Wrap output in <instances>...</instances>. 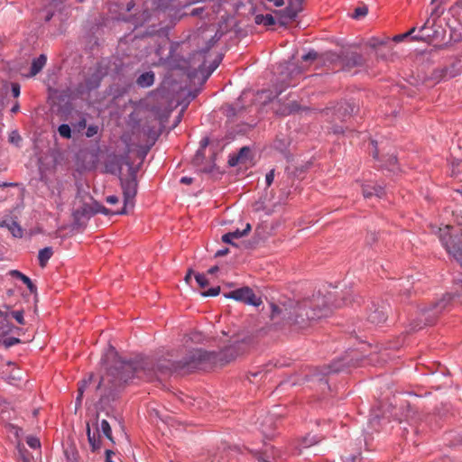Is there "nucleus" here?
Segmentation results:
<instances>
[{
  "instance_id": "60",
  "label": "nucleus",
  "mask_w": 462,
  "mask_h": 462,
  "mask_svg": "<svg viewBox=\"0 0 462 462\" xmlns=\"http://www.w3.org/2000/svg\"><path fill=\"white\" fill-rule=\"evenodd\" d=\"M208 145V140L205 139L202 141V147H206Z\"/></svg>"
},
{
  "instance_id": "48",
  "label": "nucleus",
  "mask_w": 462,
  "mask_h": 462,
  "mask_svg": "<svg viewBox=\"0 0 462 462\" xmlns=\"http://www.w3.org/2000/svg\"><path fill=\"white\" fill-rule=\"evenodd\" d=\"M406 37H407V34H405V33L399 34V35L394 36L393 41L399 42Z\"/></svg>"
},
{
  "instance_id": "26",
  "label": "nucleus",
  "mask_w": 462,
  "mask_h": 462,
  "mask_svg": "<svg viewBox=\"0 0 462 462\" xmlns=\"http://www.w3.org/2000/svg\"><path fill=\"white\" fill-rule=\"evenodd\" d=\"M234 238H232L231 235L228 233L225 234L222 236V241L226 244H229L231 245L232 246H235V247H239V246H245V247H247V245L245 243H241L238 244V243H236L234 242Z\"/></svg>"
},
{
  "instance_id": "29",
  "label": "nucleus",
  "mask_w": 462,
  "mask_h": 462,
  "mask_svg": "<svg viewBox=\"0 0 462 462\" xmlns=\"http://www.w3.org/2000/svg\"><path fill=\"white\" fill-rule=\"evenodd\" d=\"M195 279L199 285L200 288H205L208 285V280L207 279L206 275L203 273H197L195 274Z\"/></svg>"
},
{
  "instance_id": "15",
  "label": "nucleus",
  "mask_w": 462,
  "mask_h": 462,
  "mask_svg": "<svg viewBox=\"0 0 462 462\" xmlns=\"http://www.w3.org/2000/svg\"><path fill=\"white\" fill-rule=\"evenodd\" d=\"M457 75V72H454L453 68L451 69L445 68V69L434 70L432 77L434 79L442 80V79H452V78L456 77Z\"/></svg>"
},
{
  "instance_id": "61",
  "label": "nucleus",
  "mask_w": 462,
  "mask_h": 462,
  "mask_svg": "<svg viewBox=\"0 0 462 462\" xmlns=\"http://www.w3.org/2000/svg\"><path fill=\"white\" fill-rule=\"evenodd\" d=\"M373 156H374V159H376V158H377V156H378V152H377V151H374V152H373Z\"/></svg>"
},
{
  "instance_id": "13",
  "label": "nucleus",
  "mask_w": 462,
  "mask_h": 462,
  "mask_svg": "<svg viewBox=\"0 0 462 462\" xmlns=\"http://www.w3.org/2000/svg\"><path fill=\"white\" fill-rule=\"evenodd\" d=\"M153 82L154 73L152 71L141 74L136 79L137 85L142 88H149L153 84Z\"/></svg>"
},
{
  "instance_id": "32",
  "label": "nucleus",
  "mask_w": 462,
  "mask_h": 462,
  "mask_svg": "<svg viewBox=\"0 0 462 462\" xmlns=\"http://www.w3.org/2000/svg\"><path fill=\"white\" fill-rule=\"evenodd\" d=\"M97 132H98V126L92 125L87 128L86 135H87V137H93L94 135H96L97 134Z\"/></svg>"
},
{
  "instance_id": "19",
  "label": "nucleus",
  "mask_w": 462,
  "mask_h": 462,
  "mask_svg": "<svg viewBox=\"0 0 462 462\" xmlns=\"http://www.w3.org/2000/svg\"><path fill=\"white\" fill-rule=\"evenodd\" d=\"M93 378H94V375L91 374L88 375V378H85L79 382V389H78L77 402L79 403L81 402L84 391L92 383Z\"/></svg>"
},
{
  "instance_id": "44",
  "label": "nucleus",
  "mask_w": 462,
  "mask_h": 462,
  "mask_svg": "<svg viewBox=\"0 0 462 462\" xmlns=\"http://www.w3.org/2000/svg\"><path fill=\"white\" fill-rule=\"evenodd\" d=\"M263 15L264 14H257L254 18V21L257 24H263Z\"/></svg>"
},
{
  "instance_id": "40",
  "label": "nucleus",
  "mask_w": 462,
  "mask_h": 462,
  "mask_svg": "<svg viewBox=\"0 0 462 462\" xmlns=\"http://www.w3.org/2000/svg\"><path fill=\"white\" fill-rule=\"evenodd\" d=\"M106 200L107 203L114 205V204H116L119 199H118V197L113 195V196H108Z\"/></svg>"
},
{
  "instance_id": "18",
  "label": "nucleus",
  "mask_w": 462,
  "mask_h": 462,
  "mask_svg": "<svg viewBox=\"0 0 462 462\" xmlns=\"http://www.w3.org/2000/svg\"><path fill=\"white\" fill-rule=\"evenodd\" d=\"M12 274L13 276H14L15 278L21 280L25 285L26 287L28 288V290L32 292V293H35L36 291H37V288L36 286L32 283V282L31 281V279L26 276L25 274L22 273L21 272L19 271H13L12 272Z\"/></svg>"
},
{
  "instance_id": "12",
  "label": "nucleus",
  "mask_w": 462,
  "mask_h": 462,
  "mask_svg": "<svg viewBox=\"0 0 462 462\" xmlns=\"http://www.w3.org/2000/svg\"><path fill=\"white\" fill-rule=\"evenodd\" d=\"M0 226L7 227L11 231L13 236L15 237L23 236V229L21 228V226L18 225L17 222L14 221L12 219H6V220L2 221Z\"/></svg>"
},
{
  "instance_id": "30",
  "label": "nucleus",
  "mask_w": 462,
  "mask_h": 462,
  "mask_svg": "<svg viewBox=\"0 0 462 462\" xmlns=\"http://www.w3.org/2000/svg\"><path fill=\"white\" fill-rule=\"evenodd\" d=\"M220 292V287L219 286H217V287H213V288H210L209 290L206 291H203L201 293V295L203 297H214V296H217Z\"/></svg>"
},
{
  "instance_id": "45",
  "label": "nucleus",
  "mask_w": 462,
  "mask_h": 462,
  "mask_svg": "<svg viewBox=\"0 0 462 462\" xmlns=\"http://www.w3.org/2000/svg\"><path fill=\"white\" fill-rule=\"evenodd\" d=\"M340 369L339 367H331V366H328V367H326V374H330V373H337L338 372Z\"/></svg>"
},
{
  "instance_id": "35",
  "label": "nucleus",
  "mask_w": 462,
  "mask_h": 462,
  "mask_svg": "<svg viewBox=\"0 0 462 462\" xmlns=\"http://www.w3.org/2000/svg\"><path fill=\"white\" fill-rule=\"evenodd\" d=\"M274 180V170H271L265 176L266 185L269 187L272 185Z\"/></svg>"
},
{
  "instance_id": "47",
  "label": "nucleus",
  "mask_w": 462,
  "mask_h": 462,
  "mask_svg": "<svg viewBox=\"0 0 462 462\" xmlns=\"http://www.w3.org/2000/svg\"><path fill=\"white\" fill-rule=\"evenodd\" d=\"M87 126V121L86 119L82 118L79 123H78V127H79V130L80 129H83Z\"/></svg>"
},
{
  "instance_id": "42",
  "label": "nucleus",
  "mask_w": 462,
  "mask_h": 462,
  "mask_svg": "<svg viewBox=\"0 0 462 462\" xmlns=\"http://www.w3.org/2000/svg\"><path fill=\"white\" fill-rule=\"evenodd\" d=\"M97 212H101L104 213L105 215H108L110 213V210L105 208L104 206L98 205Z\"/></svg>"
},
{
  "instance_id": "4",
  "label": "nucleus",
  "mask_w": 462,
  "mask_h": 462,
  "mask_svg": "<svg viewBox=\"0 0 462 462\" xmlns=\"http://www.w3.org/2000/svg\"><path fill=\"white\" fill-rule=\"evenodd\" d=\"M121 186L123 189L125 206L122 210L116 211V214H125L127 207L132 208L134 206V199L137 192L135 174L131 172L127 178L121 179Z\"/></svg>"
},
{
  "instance_id": "36",
  "label": "nucleus",
  "mask_w": 462,
  "mask_h": 462,
  "mask_svg": "<svg viewBox=\"0 0 462 462\" xmlns=\"http://www.w3.org/2000/svg\"><path fill=\"white\" fill-rule=\"evenodd\" d=\"M12 94L14 97L20 95V85L18 83H12Z\"/></svg>"
},
{
  "instance_id": "27",
  "label": "nucleus",
  "mask_w": 462,
  "mask_h": 462,
  "mask_svg": "<svg viewBox=\"0 0 462 462\" xmlns=\"http://www.w3.org/2000/svg\"><path fill=\"white\" fill-rule=\"evenodd\" d=\"M368 8L365 5L356 7L354 11V14H352V17L355 19H359L361 17H364L367 14Z\"/></svg>"
},
{
  "instance_id": "58",
  "label": "nucleus",
  "mask_w": 462,
  "mask_h": 462,
  "mask_svg": "<svg viewBox=\"0 0 462 462\" xmlns=\"http://www.w3.org/2000/svg\"><path fill=\"white\" fill-rule=\"evenodd\" d=\"M257 459L260 461V462H269L268 460H266L262 455H260Z\"/></svg>"
},
{
  "instance_id": "28",
  "label": "nucleus",
  "mask_w": 462,
  "mask_h": 462,
  "mask_svg": "<svg viewBox=\"0 0 462 462\" xmlns=\"http://www.w3.org/2000/svg\"><path fill=\"white\" fill-rule=\"evenodd\" d=\"M319 442V439L315 436H307L302 439V448H310L312 445Z\"/></svg>"
},
{
  "instance_id": "39",
  "label": "nucleus",
  "mask_w": 462,
  "mask_h": 462,
  "mask_svg": "<svg viewBox=\"0 0 462 462\" xmlns=\"http://www.w3.org/2000/svg\"><path fill=\"white\" fill-rule=\"evenodd\" d=\"M228 253H229L228 248L220 249V250L217 251V253L215 254V256L221 257V256L226 255Z\"/></svg>"
},
{
  "instance_id": "14",
  "label": "nucleus",
  "mask_w": 462,
  "mask_h": 462,
  "mask_svg": "<svg viewBox=\"0 0 462 462\" xmlns=\"http://www.w3.org/2000/svg\"><path fill=\"white\" fill-rule=\"evenodd\" d=\"M345 63L349 67L362 66L364 64V58L357 52H351L346 56Z\"/></svg>"
},
{
  "instance_id": "62",
  "label": "nucleus",
  "mask_w": 462,
  "mask_h": 462,
  "mask_svg": "<svg viewBox=\"0 0 462 462\" xmlns=\"http://www.w3.org/2000/svg\"><path fill=\"white\" fill-rule=\"evenodd\" d=\"M414 40H423V36H414Z\"/></svg>"
},
{
  "instance_id": "25",
  "label": "nucleus",
  "mask_w": 462,
  "mask_h": 462,
  "mask_svg": "<svg viewBox=\"0 0 462 462\" xmlns=\"http://www.w3.org/2000/svg\"><path fill=\"white\" fill-rule=\"evenodd\" d=\"M58 132L63 138L69 139L71 137V129L67 124L60 125L58 128Z\"/></svg>"
},
{
  "instance_id": "41",
  "label": "nucleus",
  "mask_w": 462,
  "mask_h": 462,
  "mask_svg": "<svg viewBox=\"0 0 462 462\" xmlns=\"http://www.w3.org/2000/svg\"><path fill=\"white\" fill-rule=\"evenodd\" d=\"M309 167V165H300V167H296V171H299V173L296 174L297 177H300V174L303 173L306 169Z\"/></svg>"
},
{
  "instance_id": "10",
  "label": "nucleus",
  "mask_w": 462,
  "mask_h": 462,
  "mask_svg": "<svg viewBox=\"0 0 462 462\" xmlns=\"http://www.w3.org/2000/svg\"><path fill=\"white\" fill-rule=\"evenodd\" d=\"M362 192L365 198H371L373 196L382 197L384 194L383 188L377 185L365 184L362 187Z\"/></svg>"
},
{
  "instance_id": "51",
  "label": "nucleus",
  "mask_w": 462,
  "mask_h": 462,
  "mask_svg": "<svg viewBox=\"0 0 462 462\" xmlns=\"http://www.w3.org/2000/svg\"><path fill=\"white\" fill-rule=\"evenodd\" d=\"M396 161H397V158H396L395 156L391 155V156L389 157V163H390L391 165H392V164L393 165V164L396 162Z\"/></svg>"
},
{
  "instance_id": "7",
  "label": "nucleus",
  "mask_w": 462,
  "mask_h": 462,
  "mask_svg": "<svg viewBox=\"0 0 462 462\" xmlns=\"http://www.w3.org/2000/svg\"><path fill=\"white\" fill-rule=\"evenodd\" d=\"M450 300L451 296L448 294L443 296L439 301L431 305L430 309L422 310V315L426 316L424 325H431L437 316L446 309Z\"/></svg>"
},
{
  "instance_id": "23",
  "label": "nucleus",
  "mask_w": 462,
  "mask_h": 462,
  "mask_svg": "<svg viewBox=\"0 0 462 462\" xmlns=\"http://www.w3.org/2000/svg\"><path fill=\"white\" fill-rule=\"evenodd\" d=\"M250 231H251V225L249 223H247L245 225V227L243 230L236 229L233 232H229V234L231 235L232 238L239 239L241 237L246 236Z\"/></svg>"
},
{
  "instance_id": "56",
  "label": "nucleus",
  "mask_w": 462,
  "mask_h": 462,
  "mask_svg": "<svg viewBox=\"0 0 462 462\" xmlns=\"http://www.w3.org/2000/svg\"><path fill=\"white\" fill-rule=\"evenodd\" d=\"M53 16V14L52 13H48L46 17H45V21L48 22L50 21Z\"/></svg>"
},
{
  "instance_id": "11",
  "label": "nucleus",
  "mask_w": 462,
  "mask_h": 462,
  "mask_svg": "<svg viewBox=\"0 0 462 462\" xmlns=\"http://www.w3.org/2000/svg\"><path fill=\"white\" fill-rule=\"evenodd\" d=\"M46 61L47 57L44 54H41L37 59H34L32 62L30 76L38 74L45 66Z\"/></svg>"
},
{
  "instance_id": "59",
  "label": "nucleus",
  "mask_w": 462,
  "mask_h": 462,
  "mask_svg": "<svg viewBox=\"0 0 462 462\" xmlns=\"http://www.w3.org/2000/svg\"><path fill=\"white\" fill-rule=\"evenodd\" d=\"M20 140H21V138H20V136H19V135L17 136V140H16V137H14V136H12V137H11V142H12V143L18 142V141H20Z\"/></svg>"
},
{
  "instance_id": "20",
  "label": "nucleus",
  "mask_w": 462,
  "mask_h": 462,
  "mask_svg": "<svg viewBox=\"0 0 462 462\" xmlns=\"http://www.w3.org/2000/svg\"><path fill=\"white\" fill-rule=\"evenodd\" d=\"M87 436H88V440L91 446L92 450L96 451V450L99 449L100 448V439H99V438L96 437L95 433H93V434L91 433L90 426L88 423L87 424Z\"/></svg>"
},
{
  "instance_id": "9",
  "label": "nucleus",
  "mask_w": 462,
  "mask_h": 462,
  "mask_svg": "<svg viewBox=\"0 0 462 462\" xmlns=\"http://www.w3.org/2000/svg\"><path fill=\"white\" fill-rule=\"evenodd\" d=\"M251 151L248 147L245 146L240 149L237 154L230 156L228 163L230 166L238 164H246L250 159Z\"/></svg>"
},
{
  "instance_id": "54",
  "label": "nucleus",
  "mask_w": 462,
  "mask_h": 462,
  "mask_svg": "<svg viewBox=\"0 0 462 462\" xmlns=\"http://www.w3.org/2000/svg\"><path fill=\"white\" fill-rule=\"evenodd\" d=\"M190 279H191V272L189 271V272L186 274V276H185V281H186V282H188V283H189V281H190Z\"/></svg>"
},
{
  "instance_id": "24",
  "label": "nucleus",
  "mask_w": 462,
  "mask_h": 462,
  "mask_svg": "<svg viewBox=\"0 0 462 462\" xmlns=\"http://www.w3.org/2000/svg\"><path fill=\"white\" fill-rule=\"evenodd\" d=\"M14 318L20 325H24V318H23V311L17 310V311H10L5 312V319H8L9 317Z\"/></svg>"
},
{
  "instance_id": "64",
  "label": "nucleus",
  "mask_w": 462,
  "mask_h": 462,
  "mask_svg": "<svg viewBox=\"0 0 462 462\" xmlns=\"http://www.w3.org/2000/svg\"><path fill=\"white\" fill-rule=\"evenodd\" d=\"M422 328V326H421V325H417L414 328H418V329H420V328Z\"/></svg>"
},
{
  "instance_id": "57",
  "label": "nucleus",
  "mask_w": 462,
  "mask_h": 462,
  "mask_svg": "<svg viewBox=\"0 0 462 462\" xmlns=\"http://www.w3.org/2000/svg\"><path fill=\"white\" fill-rule=\"evenodd\" d=\"M416 31L415 27H412L409 32H405L407 34V37L411 35Z\"/></svg>"
},
{
  "instance_id": "22",
  "label": "nucleus",
  "mask_w": 462,
  "mask_h": 462,
  "mask_svg": "<svg viewBox=\"0 0 462 462\" xmlns=\"http://www.w3.org/2000/svg\"><path fill=\"white\" fill-rule=\"evenodd\" d=\"M100 430L103 432V434L112 442H114V439L112 436V430L110 424L106 420H102L100 422Z\"/></svg>"
},
{
  "instance_id": "17",
  "label": "nucleus",
  "mask_w": 462,
  "mask_h": 462,
  "mask_svg": "<svg viewBox=\"0 0 462 462\" xmlns=\"http://www.w3.org/2000/svg\"><path fill=\"white\" fill-rule=\"evenodd\" d=\"M53 254V250L51 247H44L43 249H41L38 254V260L39 264L41 267H45L48 261L51 259V257Z\"/></svg>"
},
{
  "instance_id": "34",
  "label": "nucleus",
  "mask_w": 462,
  "mask_h": 462,
  "mask_svg": "<svg viewBox=\"0 0 462 462\" xmlns=\"http://www.w3.org/2000/svg\"><path fill=\"white\" fill-rule=\"evenodd\" d=\"M27 444L32 448H37L41 446L40 440L33 437L28 438Z\"/></svg>"
},
{
  "instance_id": "38",
  "label": "nucleus",
  "mask_w": 462,
  "mask_h": 462,
  "mask_svg": "<svg viewBox=\"0 0 462 462\" xmlns=\"http://www.w3.org/2000/svg\"><path fill=\"white\" fill-rule=\"evenodd\" d=\"M316 58H317V53L314 51H310V52L305 54L302 57V60L307 61V60H315Z\"/></svg>"
},
{
  "instance_id": "3",
  "label": "nucleus",
  "mask_w": 462,
  "mask_h": 462,
  "mask_svg": "<svg viewBox=\"0 0 462 462\" xmlns=\"http://www.w3.org/2000/svg\"><path fill=\"white\" fill-rule=\"evenodd\" d=\"M439 239L447 252L462 264V217L457 218V230L450 226L440 228Z\"/></svg>"
},
{
  "instance_id": "63",
  "label": "nucleus",
  "mask_w": 462,
  "mask_h": 462,
  "mask_svg": "<svg viewBox=\"0 0 462 462\" xmlns=\"http://www.w3.org/2000/svg\"><path fill=\"white\" fill-rule=\"evenodd\" d=\"M199 70L201 71V73H204V64L199 66Z\"/></svg>"
},
{
  "instance_id": "55",
  "label": "nucleus",
  "mask_w": 462,
  "mask_h": 462,
  "mask_svg": "<svg viewBox=\"0 0 462 462\" xmlns=\"http://www.w3.org/2000/svg\"><path fill=\"white\" fill-rule=\"evenodd\" d=\"M430 23V20L428 19L426 23L420 27V32H423L426 27L428 26V23Z\"/></svg>"
},
{
  "instance_id": "49",
  "label": "nucleus",
  "mask_w": 462,
  "mask_h": 462,
  "mask_svg": "<svg viewBox=\"0 0 462 462\" xmlns=\"http://www.w3.org/2000/svg\"><path fill=\"white\" fill-rule=\"evenodd\" d=\"M270 2H273V5L277 7H281L284 5V1L283 0H269Z\"/></svg>"
},
{
  "instance_id": "6",
  "label": "nucleus",
  "mask_w": 462,
  "mask_h": 462,
  "mask_svg": "<svg viewBox=\"0 0 462 462\" xmlns=\"http://www.w3.org/2000/svg\"><path fill=\"white\" fill-rule=\"evenodd\" d=\"M226 298L234 299L238 301H243L246 304L253 306H260L262 304L261 298L257 297L252 289L249 287H243L230 291L225 295Z\"/></svg>"
},
{
  "instance_id": "2",
  "label": "nucleus",
  "mask_w": 462,
  "mask_h": 462,
  "mask_svg": "<svg viewBox=\"0 0 462 462\" xmlns=\"http://www.w3.org/2000/svg\"><path fill=\"white\" fill-rule=\"evenodd\" d=\"M333 298L334 296L331 293L323 295L319 292L310 299L297 302L290 309H282L272 303L271 319L274 320L282 316L294 328L305 329L316 320L328 316L333 308H339L343 305L341 302H333Z\"/></svg>"
},
{
  "instance_id": "16",
  "label": "nucleus",
  "mask_w": 462,
  "mask_h": 462,
  "mask_svg": "<svg viewBox=\"0 0 462 462\" xmlns=\"http://www.w3.org/2000/svg\"><path fill=\"white\" fill-rule=\"evenodd\" d=\"M298 104L294 101L286 104V105H279L278 107H273L276 114H279L281 116H287L291 113L298 110Z\"/></svg>"
},
{
  "instance_id": "8",
  "label": "nucleus",
  "mask_w": 462,
  "mask_h": 462,
  "mask_svg": "<svg viewBox=\"0 0 462 462\" xmlns=\"http://www.w3.org/2000/svg\"><path fill=\"white\" fill-rule=\"evenodd\" d=\"M300 11V6L295 7L293 5H290L284 10L277 12L279 24L285 26L289 22L295 19Z\"/></svg>"
},
{
  "instance_id": "5",
  "label": "nucleus",
  "mask_w": 462,
  "mask_h": 462,
  "mask_svg": "<svg viewBox=\"0 0 462 462\" xmlns=\"http://www.w3.org/2000/svg\"><path fill=\"white\" fill-rule=\"evenodd\" d=\"M390 306L383 300L372 301L368 309L367 319L374 324L379 325L386 321Z\"/></svg>"
},
{
  "instance_id": "37",
  "label": "nucleus",
  "mask_w": 462,
  "mask_h": 462,
  "mask_svg": "<svg viewBox=\"0 0 462 462\" xmlns=\"http://www.w3.org/2000/svg\"><path fill=\"white\" fill-rule=\"evenodd\" d=\"M99 82H100V78H99V77H97V78L95 79L94 82H92V80H91V79H89V80L88 81V88H90V89H91V88H97V87H98Z\"/></svg>"
},
{
  "instance_id": "43",
  "label": "nucleus",
  "mask_w": 462,
  "mask_h": 462,
  "mask_svg": "<svg viewBox=\"0 0 462 462\" xmlns=\"http://www.w3.org/2000/svg\"><path fill=\"white\" fill-rule=\"evenodd\" d=\"M112 455H114V452L112 450L107 449L106 451V462H113L111 457Z\"/></svg>"
},
{
  "instance_id": "33",
  "label": "nucleus",
  "mask_w": 462,
  "mask_h": 462,
  "mask_svg": "<svg viewBox=\"0 0 462 462\" xmlns=\"http://www.w3.org/2000/svg\"><path fill=\"white\" fill-rule=\"evenodd\" d=\"M273 24H275L274 17L270 14H264L263 15V25L270 26V25H273Z\"/></svg>"
},
{
  "instance_id": "53",
  "label": "nucleus",
  "mask_w": 462,
  "mask_h": 462,
  "mask_svg": "<svg viewBox=\"0 0 462 462\" xmlns=\"http://www.w3.org/2000/svg\"><path fill=\"white\" fill-rule=\"evenodd\" d=\"M18 110H19V105H18V103H16V104L12 107L11 112H12V113H17V112H18Z\"/></svg>"
},
{
  "instance_id": "46",
  "label": "nucleus",
  "mask_w": 462,
  "mask_h": 462,
  "mask_svg": "<svg viewBox=\"0 0 462 462\" xmlns=\"http://www.w3.org/2000/svg\"><path fill=\"white\" fill-rule=\"evenodd\" d=\"M192 180H193L190 177H182L180 179V182L183 183V184H190V183H192Z\"/></svg>"
},
{
  "instance_id": "21",
  "label": "nucleus",
  "mask_w": 462,
  "mask_h": 462,
  "mask_svg": "<svg viewBox=\"0 0 462 462\" xmlns=\"http://www.w3.org/2000/svg\"><path fill=\"white\" fill-rule=\"evenodd\" d=\"M355 106H352L349 103H345L344 105H341L337 108V113L339 114L338 117H345L346 116H350L354 112Z\"/></svg>"
},
{
  "instance_id": "50",
  "label": "nucleus",
  "mask_w": 462,
  "mask_h": 462,
  "mask_svg": "<svg viewBox=\"0 0 462 462\" xmlns=\"http://www.w3.org/2000/svg\"><path fill=\"white\" fill-rule=\"evenodd\" d=\"M217 271H218V267H217V265H215V266L211 267V268L208 271V273L209 274H214V273H217Z\"/></svg>"
},
{
  "instance_id": "31",
  "label": "nucleus",
  "mask_w": 462,
  "mask_h": 462,
  "mask_svg": "<svg viewBox=\"0 0 462 462\" xmlns=\"http://www.w3.org/2000/svg\"><path fill=\"white\" fill-rule=\"evenodd\" d=\"M220 60H221V58L219 57L218 59L215 60L210 64L208 71L207 72L206 77H205L206 79H208L211 75V73L218 67Z\"/></svg>"
},
{
  "instance_id": "52",
  "label": "nucleus",
  "mask_w": 462,
  "mask_h": 462,
  "mask_svg": "<svg viewBox=\"0 0 462 462\" xmlns=\"http://www.w3.org/2000/svg\"><path fill=\"white\" fill-rule=\"evenodd\" d=\"M215 42H216L215 37H212L209 40V45L208 46L207 51L209 50L215 44Z\"/></svg>"
},
{
  "instance_id": "1",
  "label": "nucleus",
  "mask_w": 462,
  "mask_h": 462,
  "mask_svg": "<svg viewBox=\"0 0 462 462\" xmlns=\"http://www.w3.org/2000/svg\"><path fill=\"white\" fill-rule=\"evenodd\" d=\"M243 351L244 349L242 350L240 346L236 345L229 346L219 353L196 348L189 351L180 361L163 359L155 365L150 358L127 362L118 356L114 346H109L101 359L106 372L102 374L96 389L100 392V399H114L115 393L135 377L149 382L162 381L172 373H189L198 368H204L208 365H224L234 360Z\"/></svg>"
}]
</instances>
